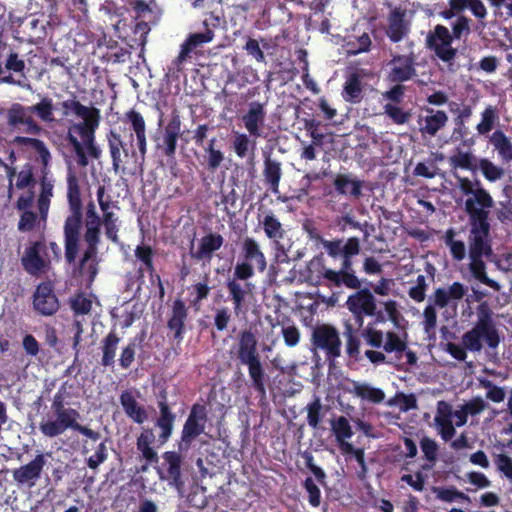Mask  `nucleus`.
Returning a JSON list of instances; mask_svg holds the SVG:
<instances>
[{
    "instance_id": "1",
    "label": "nucleus",
    "mask_w": 512,
    "mask_h": 512,
    "mask_svg": "<svg viewBox=\"0 0 512 512\" xmlns=\"http://www.w3.org/2000/svg\"><path fill=\"white\" fill-rule=\"evenodd\" d=\"M458 183L462 193L468 196L464 209L468 215L470 226L468 236L469 270L476 280L498 291L500 285L487 276L486 264L483 260L484 258L489 260L493 256L489 216L491 208L494 207V200L479 180L472 182L467 177H458Z\"/></svg>"
},
{
    "instance_id": "2",
    "label": "nucleus",
    "mask_w": 512,
    "mask_h": 512,
    "mask_svg": "<svg viewBox=\"0 0 512 512\" xmlns=\"http://www.w3.org/2000/svg\"><path fill=\"white\" fill-rule=\"evenodd\" d=\"M310 239L320 244L325 253L334 261L340 262L339 269H333L322 262L319 257H314L310 262V267L317 266L318 282L322 279L329 280L330 283L340 284L354 280L349 272L351 259H354L361 253V240L356 237L325 239L315 228L307 229Z\"/></svg>"
},
{
    "instance_id": "3",
    "label": "nucleus",
    "mask_w": 512,
    "mask_h": 512,
    "mask_svg": "<svg viewBox=\"0 0 512 512\" xmlns=\"http://www.w3.org/2000/svg\"><path fill=\"white\" fill-rule=\"evenodd\" d=\"M68 387H71V385H69L67 381L64 382L54 395L51 410L55 419L40 422L39 429L41 433L45 437L54 438L63 434L66 430L72 429L93 441L99 440L101 434L98 431L79 424L77 421L80 417L79 412L74 408L66 407L68 403L65 401V396Z\"/></svg>"
},
{
    "instance_id": "4",
    "label": "nucleus",
    "mask_w": 512,
    "mask_h": 512,
    "mask_svg": "<svg viewBox=\"0 0 512 512\" xmlns=\"http://www.w3.org/2000/svg\"><path fill=\"white\" fill-rule=\"evenodd\" d=\"M68 215L64 221V256L68 264H74L79 252L83 227V203L79 181L74 172L67 175Z\"/></svg>"
},
{
    "instance_id": "5",
    "label": "nucleus",
    "mask_w": 512,
    "mask_h": 512,
    "mask_svg": "<svg viewBox=\"0 0 512 512\" xmlns=\"http://www.w3.org/2000/svg\"><path fill=\"white\" fill-rule=\"evenodd\" d=\"M32 113L36 114L45 123L53 122L55 118L52 99L48 96H43L38 103L32 106L13 103L6 113L7 124L10 128L25 134L40 135L43 128L31 116Z\"/></svg>"
},
{
    "instance_id": "6",
    "label": "nucleus",
    "mask_w": 512,
    "mask_h": 512,
    "mask_svg": "<svg viewBox=\"0 0 512 512\" xmlns=\"http://www.w3.org/2000/svg\"><path fill=\"white\" fill-rule=\"evenodd\" d=\"M477 320L472 329L462 335V342L470 352L483 349L482 340L488 348L495 350L501 342V336L493 319V311L488 302H481L476 309Z\"/></svg>"
},
{
    "instance_id": "7",
    "label": "nucleus",
    "mask_w": 512,
    "mask_h": 512,
    "mask_svg": "<svg viewBox=\"0 0 512 512\" xmlns=\"http://www.w3.org/2000/svg\"><path fill=\"white\" fill-rule=\"evenodd\" d=\"M237 359L247 366L252 387L261 396L266 394V374L258 351L256 335L249 329L242 330L238 336Z\"/></svg>"
},
{
    "instance_id": "8",
    "label": "nucleus",
    "mask_w": 512,
    "mask_h": 512,
    "mask_svg": "<svg viewBox=\"0 0 512 512\" xmlns=\"http://www.w3.org/2000/svg\"><path fill=\"white\" fill-rule=\"evenodd\" d=\"M61 106L64 110L65 116L73 113L78 118L82 119L81 122L73 123L69 126L65 139L72 147L77 157V164L80 167H86L89 163V160L83 152V146L81 145L78 137L75 135V132L79 131L83 124L90 125L96 121H100V110L94 106H85L75 98L63 101Z\"/></svg>"
},
{
    "instance_id": "9",
    "label": "nucleus",
    "mask_w": 512,
    "mask_h": 512,
    "mask_svg": "<svg viewBox=\"0 0 512 512\" xmlns=\"http://www.w3.org/2000/svg\"><path fill=\"white\" fill-rule=\"evenodd\" d=\"M349 272L353 275L354 280L344 283H330L329 280L322 279L319 282L328 288H346L349 290H355V292L348 296L346 300V307L351 313H366L367 316L375 314L376 310V299L368 288H362L363 281L360 279L354 269V259H351Z\"/></svg>"
},
{
    "instance_id": "10",
    "label": "nucleus",
    "mask_w": 512,
    "mask_h": 512,
    "mask_svg": "<svg viewBox=\"0 0 512 512\" xmlns=\"http://www.w3.org/2000/svg\"><path fill=\"white\" fill-rule=\"evenodd\" d=\"M252 278L238 270H233L232 276L225 280L227 299L232 303L236 317L244 316L254 299L256 285L251 281Z\"/></svg>"
},
{
    "instance_id": "11",
    "label": "nucleus",
    "mask_w": 512,
    "mask_h": 512,
    "mask_svg": "<svg viewBox=\"0 0 512 512\" xmlns=\"http://www.w3.org/2000/svg\"><path fill=\"white\" fill-rule=\"evenodd\" d=\"M266 269L267 259L258 241L249 236L243 238L240 244L239 260L234 270L254 277L256 271L264 273Z\"/></svg>"
},
{
    "instance_id": "12",
    "label": "nucleus",
    "mask_w": 512,
    "mask_h": 512,
    "mask_svg": "<svg viewBox=\"0 0 512 512\" xmlns=\"http://www.w3.org/2000/svg\"><path fill=\"white\" fill-rule=\"evenodd\" d=\"M207 421L208 410L206 405L198 402L194 403L181 431V438L178 443L179 452H186L191 448L196 438L204 433Z\"/></svg>"
},
{
    "instance_id": "13",
    "label": "nucleus",
    "mask_w": 512,
    "mask_h": 512,
    "mask_svg": "<svg viewBox=\"0 0 512 512\" xmlns=\"http://www.w3.org/2000/svg\"><path fill=\"white\" fill-rule=\"evenodd\" d=\"M181 124L180 115L175 110L160 134L153 137L156 150L168 159H175L177 142L181 135Z\"/></svg>"
},
{
    "instance_id": "14",
    "label": "nucleus",
    "mask_w": 512,
    "mask_h": 512,
    "mask_svg": "<svg viewBox=\"0 0 512 512\" xmlns=\"http://www.w3.org/2000/svg\"><path fill=\"white\" fill-rule=\"evenodd\" d=\"M312 344L325 352L326 358L335 360L341 355V340L338 330L328 324L316 326L312 331Z\"/></svg>"
},
{
    "instance_id": "15",
    "label": "nucleus",
    "mask_w": 512,
    "mask_h": 512,
    "mask_svg": "<svg viewBox=\"0 0 512 512\" xmlns=\"http://www.w3.org/2000/svg\"><path fill=\"white\" fill-rule=\"evenodd\" d=\"M50 263L47 246L43 240L32 242L30 246L26 247L21 257L23 269L32 276L46 273L50 268Z\"/></svg>"
},
{
    "instance_id": "16",
    "label": "nucleus",
    "mask_w": 512,
    "mask_h": 512,
    "mask_svg": "<svg viewBox=\"0 0 512 512\" xmlns=\"http://www.w3.org/2000/svg\"><path fill=\"white\" fill-rule=\"evenodd\" d=\"M453 36L448 28L438 24L433 32L427 36V45L435 55L444 63L453 65L457 55V49L452 47Z\"/></svg>"
},
{
    "instance_id": "17",
    "label": "nucleus",
    "mask_w": 512,
    "mask_h": 512,
    "mask_svg": "<svg viewBox=\"0 0 512 512\" xmlns=\"http://www.w3.org/2000/svg\"><path fill=\"white\" fill-rule=\"evenodd\" d=\"M107 142L109 153L112 160V168L115 173L125 172V165L129 163L131 159L135 161L140 159L139 151L129 148L128 144L125 143L121 135L115 130H110L107 133Z\"/></svg>"
},
{
    "instance_id": "18",
    "label": "nucleus",
    "mask_w": 512,
    "mask_h": 512,
    "mask_svg": "<svg viewBox=\"0 0 512 512\" xmlns=\"http://www.w3.org/2000/svg\"><path fill=\"white\" fill-rule=\"evenodd\" d=\"M83 239L86 247L79 260L78 268L80 273L87 271L89 280L93 281L98 274V250L101 242V232H84Z\"/></svg>"
},
{
    "instance_id": "19",
    "label": "nucleus",
    "mask_w": 512,
    "mask_h": 512,
    "mask_svg": "<svg viewBox=\"0 0 512 512\" xmlns=\"http://www.w3.org/2000/svg\"><path fill=\"white\" fill-rule=\"evenodd\" d=\"M33 308L41 316H53L60 308L53 283L44 281L37 285L33 294Z\"/></svg>"
},
{
    "instance_id": "20",
    "label": "nucleus",
    "mask_w": 512,
    "mask_h": 512,
    "mask_svg": "<svg viewBox=\"0 0 512 512\" xmlns=\"http://www.w3.org/2000/svg\"><path fill=\"white\" fill-rule=\"evenodd\" d=\"M122 121L128 124L131 130L130 134V147L133 146L134 139L139 150L141 163L145 161L148 144L146 136V122L143 115L134 108L125 112Z\"/></svg>"
},
{
    "instance_id": "21",
    "label": "nucleus",
    "mask_w": 512,
    "mask_h": 512,
    "mask_svg": "<svg viewBox=\"0 0 512 512\" xmlns=\"http://www.w3.org/2000/svg\"><path fill=\"white\" fill-rule=\"evenodd\" d=\"M45 465L46 457L39 452L30 462L12 471L13 480L18 485H26L32 488L40 479Z\"/></svg>"
},
{
    "instance_id": "22",
    "label": "nucleus",
    "mask_w": 512,
    "mask_h": 512,
    "mask_svg": "<svg viewBox=\"0 0 512 512\" xmlns=\"http://www.w3.org/2000/svg\"><path fill=\"white\" fill-rule=\"evenodd\" d=\"M391 70L389 77L393 82H406L417 75L416 56L413 52L407 55L395 54L389 62Z\"/></svg>"
},
{
    "instance_id": "23",
    "label": "nucleus",
    "mask_w": 512,
    "mask_h": 512,
    "mask_svg": "<svg viewBox=\"0 0 512 512\" xmlns=\"http://www.w3.org/2000/svg\"><path fill=\"white\" fill-rule=\"evenodd\" d=\"M204 24L206 27L204 32L189 34L186 40L181 44V49L178 56L172 61V65L177 70L181 69V65L186 61L190 53L195 48L202 46L203 44L209 43L213 40V30H211L208 27V24L206 22Z\"/></svg>"
},
{
    "instance_id": "24",
    "label": "nucleus",
    "mask_w": 512,
    "mask_h": 512,
    "mask_svg": "<svg viewBox=\"0 0 512 512\" xmlns=\"http://www.w3.org/2000/svg\"><path fill=\"white\" fill-rule=\"evenodd\" d=\"M387 22L388 26L385 33L392 43L402 41L410 32V24L406 20V10L401 7L391 10Z\"/></svg>"
},
{
    "instance_id": "25",
    "label": "nucleus",
    "mask_w": 512,
    "mask_h": 512,
    "mask_svg": "<svg viewBox=\"0 0 512 512\" xmlns=\"http://www.w3.org/2000/svg\"><path fill=\"white\" fill-rule=\"evenodd\" d=\"M163 459L167 467L165 472L161 473L160 478L167 481L170 486L178 491H181L184 488L185 482L181 473L182 457L180 453L167 451L163 454Z\"/></svg>"
},
{
    "instance_id": "26",
    "label": "nucleus",
    "mask_w": 512,
    "mask_h": 512,
    "mask_svg": "<svg viewBox=\"0 0 512 512\" xmlns=\"http://www.w3.org/2000/svg\"><path fill=\"white\" fill-rule=\"evenodd\" d=\"M188 318V307L182 299H175L171 306V314L167 328L173 333V339L182 342L185 334V322Z\"/></svg>"
},
{
    "instance_id": "27",
    "label": "nucleus",
    "mask_w": 512,
    "mask_h": 512,
    "mask_svg": "<svg viewBox=\"0 0 512 512\" xmlns=\"http://www.w3.org/2000/svg\"><path fill=\"white\" fill-rule=\"evenodd\" d=\"M425 111L428 114L418 119L419 131L423 137H435L446 126L448 115L443 110H434L429 107H426Z\"/></svg>"
},
{
    "instance_id": "28",
    "label": "nucleus",
    "mask_w": 512,
    "mask_h": 512,
    "mask_svg": "<svg viewBox=\"0 0 512 512\" xmlns=\"http://www.w3.org/2000/svg\"><path fill=\"white\" fill-rule=\"evenodd\" d=\"M265 106L266 102L259 101H252L248 104V110L242 116V121L250 136L256 138L261 136V127L266 119Z\"/></svg>"
},
{
    "instance_id": "29",
    "label": "nucleus",
    "mask_w": 512,
    "mask_h": 512,
    "mask_svg": "<svg viewBox=\"0 0 512 512\" xmlns=\"http://www.w3.org/2000/svg\"><path fill=\"white\" fill-rule=\"evenodd\" d=\"M467 292V288L461 282H453L448 289L436 288L433 295L429 297L431 305L438 308H445L450 301L461 300Z\"/></svg>"
},
{
    "instance_id": "30",
    "label": "nucleus",
    "mask_w": 512,
    "mask_h": 512,
    "mask_svg": "<svg viewBox=\"0 0 512 512\" xmlns=\"http://www.w3.org/2000/svg\"><path fill=\"white\" fill-rule=\"evenodd\" d=\"M223 243L224 238L221 234L210 232L200 239L197 250L191 251V256L198 261L210 262L214 253L222 247Z\"/></svg>"
},
{
    "instance_id": "31",
    "label": "nucleus",
    "mask_w": 512,
    "mask_h": 512,
    "mask_svg": "<svg viewBox=\"0 0 512 512\" xmlns=\"http://www.w3.org/2000/svg\"><path fill=\"white\" fill-rule=\"evenodd\" d=\"M341 95L350 104H359L363 100V75L359 71H353L346 77Z\"/></svg>"
},
{
    "instance_id": "32",
    "label": "nucleus",
    "mask_w": 512,
    "mask_h": 512,
    "mask_svg": "<svg viewBox=\"0 0 512 512\" xmlns=\"http://www.w3.org/2000/svg\"><path fill=\"white\" fill-rule=\"evenodd\" d=\"M259 224L265 236L273 242L275 248L284 252V247L280 244V240L284 238L286 231L280 220L270 212L264 215L263 219L259 220Z\"/></svg>"
},
{
    "instance_id": "33",
    "label": "nucleus",
    "mask_w": 512,
    "mask_h": 512,
    "mask_svg": "<svg viewBox=\"0 0 512 512\" xmlns=\"http://www.w3.org/2000/svg\"><path fill=\"white\" fill-rule=\"evenodd\" d=\"M120 403L127 417L135 423L143 424L147 420L148 414L146 409L137 402L131 391L124 390L121 393Z\"/></svg>"
},
{
    "instance_id": "34",
    "label": "nucleus",
    "mask_w": 512,
    "mask_h": 512,
    "mask_svg": "<svg viewBox=\"0 0 512 512\" xmlns=\"http://www.w3.org/2000/svg\"><path fill=\"white\" fill-rule=\"evenodd\" d=\"M159 408V416L155 421V426L159 428L158 442L164 445L170 439L174 424L176 421V414L172 411L171 406L162 405Z\"/></svg>"
},
{
    "instance_id": "35",
    "label": "nucleus",
    "mask_w": 512,
    "mask_h": 512,
    "mask_svg": "<svg viewBox=\"0 0 512 512\" xmlns=\"http://www.w3.org/2000/svg\"><path fill=\"white\" fill-rule=\"evenodd\" d=\"M100 121H96L90 125L83 124L80 130L75 132V135H79L82 139L80 141L83 146V152L85 155H90L94 159H99L101 156V150L96 144L95 133L98 129ZM88 158V156H86Z\"/></svg>"
},
{
    "instance_id": "36",
    "label": "nucleus",
    "mask_w": 512,
    "mask_h": 512,
    "mask_svg": "<svg viewBox=\"0 0 512 512\" xmlns=\"http://www.w3.org/2000/svg\"><path fill=\"white\" fill-rule=\"evenodd\" d=\"M263 177L270 191L277 194L282 178V168L281 163L276 159H272L270 155L264 158Z\"/></svg>"
},
{
    "instance_id": "37",
    "label": "nucleus",
    "mask_w": 512,
    "mask_h": 512,
    "mask_svg": "<svg viewBox=\"0 0 512 512\" xmlns=\"http://www.w3.org/2000/svg\"><path fill=\"white\" fill-rule=\"evenodd\" d=\"M333 185L338 194L347 195L354 198H360L362 196V188L364 181L359 179H352L350 174H337Z\"/></svg>"
},
{
    "instance_id": "38",
    "label": "nucleus",
    "mask_w": 512,
    "mask_h": 512,
    "mask_svg": "<svg viewBox=\"0 0 512 512\" xmlns=\"http://www.w3.org/2000/svg\"><path fill=\"white\" fill-rule=\"evenodd\" d=\"M154 441L155 435L151 428H144L136 439L137 450L149 464L158 462L157 452L152 447Z\"/></svg>"
},
{
    "instance_id": "39",
    "label": "nucleus",
    "mask_w": 512,
    "mask_h": 512,
    "mask_svg": "<svg viewBox=\"0 0 512 512\" xmlns=\"http://www.w3.org/2000/svg\"><path fill=\"white\" fill-rule=\"evenodd\" d=\"M120 337L113 329L101 340V365L104 367H113L115 364V356L118 349Z\"/></svg>"
},
{
    "instance_id": "40",
    "label": "nucleus",
    "mask_w": 512,
    "mask_h": 512,
    "mask_svg": "<svg viewBox=\"0 0 512 512\" xmlns=\"http://www.w3.org/2000/svg\"><path fill=\"white\" fill-rule=\"evenodd\" d=\"M331 431L335 436L336 442L340 450H342L345 444H350L348 439L353 436V429L350 425L349 420L345 416H339L330 421Z\"/></svg>"
},
{
    "instance_id": "41",
    "label": "nucleus",
    "mask_w": 512,
    "mask_h": 512,
    "mask_svg": "<svg viewBox=\"0 0 512 512\" xmlns=\"http://www.w3.org/2000/svg\"><path fill=\"white\" fill-rule=\"evenodd\" d=\"M490 142L502 161H512V142L502 130L494 131L490 136Z\"/></svg>"
},
{
    "instance_id": "42",
    "label": "nucleus",
    "mask_w": 512,
    "mask_h": 512,
    "mask_svg": "<svg viewBox=\"0 0 512 512\" xmlns=\"http://www.w3.org/2000/svg\"><path fill=\"white\" fill-rule=\"evenodd\" d=\"M101 227L103 226L107 239L117 244L119 242V217L112 211L102 213Z\"/></svg>"
},
{
    "instance_id": "43",
    "label": "nucleus",
    "mask_w": 512,
    "mask_h": 512,
    "mask_svg": "<svg viewBox=\"0 0 512 512\" xmlns=\"http://www.w3.org/2000/svg\"><path fill=\"white\" fill-rule=\"evenodd\" d=\"M12 143L19 147H21V146L31 147L38 153V155L40 156V158L42 159V161L44 163H46L49 160V158L51 157L50 152H49L48 148L46 147L45 143L40 139L26 137V136H16L13 139Z\"/></svg>"
},
{
    "instance_id": "44",
    "label": "nucleus",
    "mask_w": 512,
    "mask_h": 512,
    "mask_svg": "<svg viewBox=\"0 0 512 512\" xmlns=\"http://www.w3.org/2000/svg\"><path fill=\"white\" fill-rule=\"evenodd\" d=\"M216 138H212L209 140L208 144L204 146V151L206 153L205 164L207 168L211 171H215L220 167L222 162L224 161V154L221 150L216 149Z\"/></svg>"
},
{
    "instance_id": "45",
    "label": "nucleus",
    "mask_w": 512,
    "mask_h": 512,
    "mask_svg": "<svg viewBox=\"0 0 512 512\" xmlns=\"http://www.w3.org/2000/svg\"><path fill=\"white\" fill-rule=\"evenodd\" d=\"M134 253L137 260L143 264L150 278L153 279L156 270L153 261L154 251L152 247L149 245L141 244L135 248Z\"/></svg>"
},
{
    "instance_id": "46",
    "label": "nucleus",
    "mask_w": 512,
    "mask_h": 512,
    "mask_svg": "<svg viewBox=\"0 0 512 512\" xmlns=\"http://www.w3.org/2000/svg\"><path fill=\"white\" fill-rule=\"evenodd\" d=\"M498 111L496 107L487 106L481 113V121L477 124L476 129L480 135L489 133L498 121Z\"/></svg>"
},
{
    "instance_id": "47",
    "label": "nucleus",
    "mask_w": 512,
    "mask_h": 512,
    "mask_svg": "<svg viewBox=\"0 0 512 512\" xmlns=\"http://www.w3.org/2000/svg\"><path fill=\"white\" fill-rule=\"evenodd\" d=\"M344 336L346 338V353L350 358L357 359L360 353V340L358 333L349 322L345 323Z\"/></svg>"
},
{
    "instance_id": "48",
    "label": "nucleus",
    "mask_w": 512,
    "mask_h": 512,
    "mask_svg": "<svg viewBox=\"0 0 512 512\" xmlns=\"http://www.w3.org/2000/svg\"><path fill=\"white\" fill-rule=\"evenodd\" d=\"M354 392L358 397L369 400L375 404L381 403L385 398V393L381 389L371 387L367 384H356L354 386Z\"/></svg>"
},
{
    "instance_id": "49",
    "label": "nucleus",
    "mask_w": 512,
    "mask_h": 512,
    "mask_svg": "<svg viewBox=\"0 0 512 512\" xmlns=\"http://www.w3.org/2000/svg\"><path fill=\"white\" fill-rule=\"evenodd\" d=\"M69 304L75 316L87 315L92 309V301L83 292H78L71 297Z\"/></svg>"
},
{
    "instance_id": "50",
    "label": "nucleus",
    "mask_w": 512,
    "mask_h": 512,
    "mask_svg": "<svg viewBox=\"0 0 512 512\" xmlns=\"http://www.w3.org/2000/svg\"><path fill=\"white\" fill-rule=\"evenodd\" d=\"M383 108L384 113L397 125H403L411 118V112L409 110L406 111L395 104L386 103Z\"/></svg>"
},
{
    "instance_id": "51",
    "label": "nucleus",
    "mask_w": 512,
    "mask_h": 512,
    "mask_svg": "<svg viewBox=\"0 0 512 512\" xmlns=\"http://www.w3.org/2000/svg\"><path fill=\"white\" fill-rule=\"evenodd\" d=\"M407 344L403 341L398 334L393 331L386 333V342L383 345V349L387 353L395 352L397 357H401V354L406 350Z\"/></svg>"
},
{
    "instance_id": "52",
    "label": "nucleus",
    "mask_w": 512,
    "mask_h": 512,
    "mask_svg": "<svg viewBox=\"0 0 512 512\" xmlns=\"http://www.w3.org/2000/svg\"><path fill=\"white\" fill-rule=\"evenodd\" d=\"M84 232H101V218L96 211V206L93 201H90L86 206Z\"/></svg>"
},
{
    "instance_id": "53",
    "label": "nucleus",
    "mask_w": 512,
    "mask_h": 512,
    "mask_svg": "<svg viewBox=\"0 0 512 512\" xmlns=\"http://www.w3.org/2000/svg\"><path fill=\"white\" fill-rule=\"evenodd\" d=\"M322 403L319 397H315L312 402H310L307 407V423L311 428H318L319 424L322 421Z\"/></svg>"
},
{
    "instance_id": "54",
    "label": "nucleus",
    "mask_w": 512,
    "mask_h": 512,
    "mask_svg": "<svg viewBox=\"0 0 512 512\" xmlns=\"http://www.w3.org/2000/svg\"><path fill=\"white\" fill-rule=\"evenodd\" d=\"M479 168L483 176L490 182L497 181L504 175V170L501 167L486 158L480 159Z\"/></svg>"
},
{
    "instance_id": "55",
    "label": "nucleus",
    "mask_w": 512,
    "mask_h": 512,
    "mask_svg": "<svg viewBox=\"0 0 512 512\" xmlns=\"http://www.w3.org/2000/svg\"><path fill=\"white\" fill-rule=\"evenodd\" d=\"M474 156L470 152H462L457 149V153L449 158L450 166L453 168H461L465 170H474L473 166Z\"/></svg>"
},
{
    "instance_id": "56",
    "label": "nucleus",
    "mask_w": 512,
    "mask_h": 512,
    "mask_svg": "<svg viewBox=\"0 0 512 512\" xmlns=\"http://www.w3.org/2000/svg\"><path fill=\"white\" fill-rule=\"evenodd\" d=\"M361 336L368 345L373 348H380L383 346L384 334L381 330H377L372 323H369L361 332Z\"/></svg>"
},
{
    "instance_id": "57",
    "label": "nucleus",
    "mask_w": 512,
    "mask_h": 512,
    "mask_svg": "<svg viewBox=\"0 0 512 512\" xmlns=\"http://www.w3.org/2000/svg\"><path fill=\"white\" fill-rule=\"evenodd\" d=\"M433 491L437 493V498L444 502H454L458 499L469 501V497L455 487L439 488L433 487Z\"/></svg>"
},
{
    "instance_id": "58",
    "label": "nucleus",
    "mask_w": 512,
    "mask_h": 512,
    "mask_svg": "<svg viewBox=\"0 0 512 512\" xmlns=\"http://www.w3.org/2000/svg\"><path fill=\"white\" fill-rule=\"evenodd\" d=\"M337 225L340 228V231L344 232L346 230V225H348L352 229L360 230L364 233V240H367L369 233L367 231V222L364 224L360 223L359 221L355 220V218L350 214H345L341 217H338L336 220Z\"/></svg>"
},
{
    "instance_id": "59",
    "label": "nucleus",
    "mask_w": 512,
    "mask_h": 512,
    "mask_svg": "<svg viewBox=\"0 0 512 512\" xmlns=\"http://www.w3.org/2000/svg\"><path fill=\"white\" fill-rule=\"evenodd\" d=\"M53 185L51 183L43 181L41 184V193L39 195L37 204L38 209L42 217H46L49 206L50 198L52 197Z\"/></svg>"
},
{
    "instance_id": "60",
    "label": "nucleus",
    "mask_w": 512,
    "mask_h": 512,
    "mask_svg": "<svg viewBox=\"0 0 512 512\" xmlns=\"http://www.w3.org/2000/svg\"><path fill=\"white\" fill-rule=\"evenodd\" d=\"M214 326L218 332L227 330L229 323L232 320V313L228 307H220L215 309L214 315Z\"/></svg>"
},
{
    "instance_id": "61",
    "label": "nucleus",
    "mask_w": 512,
    "mask_h": 512,
    "mask_svg": "<svg viewBox=\"0 0 512 512\" xmlns=\"http://www.w3.org/2000/svg\"><path fill=\"white\" fill-rule=\"evenodd\" d=\"M483 388L487 389L486 398L494 403H500L505 399V390L503 387L495 385L492 381L484 379L481 381Z\"/></svg>"
},
{
    "instance_id": "62",
    "label": "nucleus",
    "mask_w": 512,
    "mask_h": 512,
    "mask_svg": "<svg viewBox=\"0 0 512 512\" xmlns=\"http://www.w3.org/2000/svg\"><path fill=\"white\" fill-rule=\"evenodd\" d=\"M303 487L308 493V502L312 507H318L321 503V491L314 483L311 477H307L303 482Z\"/></svg>"
},
{
    "instance_id": "63",
    "label": "nucleus",
    "mask_w": 512,
    "mask_h": 512,
    "mask_svg": "<svg viewBox=\"0 0 512 512\" xmlns=\"http://www.w3.org/2000/svg\"><path fill=\"white\" fill-rule=\"evenodd\" d=\"M108 458L107 446L105 442H101L97 448L95 453L90 456L87 460V466L90 469H97L102 463H104Z\"/></svg>"
},
{
    "instance_id": "64",
    "label": "nucleus",
    "mask_w": 512,
    "mask_h": 512,
    "mask_svg": "<svg viewBox=\"0 0 512 512\" xmlns=\"http://www.w3.org/2000/svg\"><path fill=\"white\" fill-rule=\"evenodd\" d=\"M420 448L427 461L434 463L437 459L438 445L435 440L424 436L420 441Z\"/></svg>"
}]
</instances>
